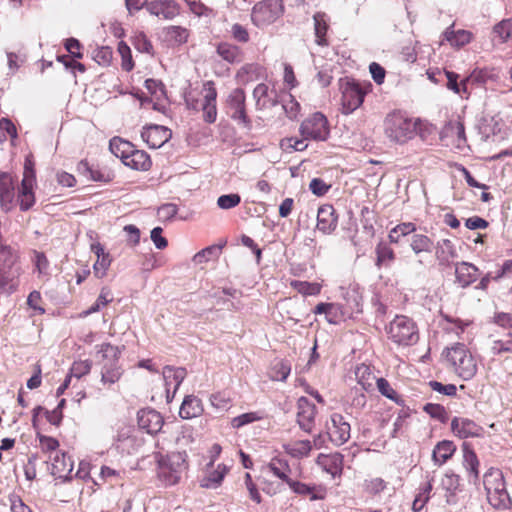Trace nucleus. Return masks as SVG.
Instances as JSON below:
<instances>
[{"label":"nucleus","instance_id":"obj_1","mask_svg":"<svg viewBox=\"0 0 512 512\" xmlns=\"http://www.w3.org/2000/svg\"><path fill=\"white\" fill-rule=\"evenodd\" d=\"M20 273L16 252L0 239V290L4 293L14 292L19 284Z\"/></svg>","mask_w":512,"mask_h":512},{"label":"nucleus","instance_id":"obj_2","mask_svg":"<svg viewBox=\"0 0 512 512\" xmlns=\"http://www.w3.org/2000/svg\"><path fill=\"white\" fill-rule=\"evenodd\" d=\"M418 120H412L401 113H390L384 120V133L395 143H405L413 138L417 131Z\"/></svg>","mask_w":512,"mask_h":512},{"label":"nucleus","instance_id":"obj_3","mask_svg":"<svg viewBox=\"0 0 512 512\" xmlns=\"http://www.w3.org/2000/svg\"><path fill=\"white\" fill-rule=\"evenodd\" d=\"M484 487L487 499L493 507L507 508L510 505L511 500L506 489L504 477L499 469L492 468L485 473Z\"/></svg>","mask_w":512,"mask_h":512},{"label":"nucleus","instance_id":"obj_4","mask_svg":"<svg viewBox=\"0 0 512 512\" xmlns=\"http://www.w3.org/2000/svg\"><path fill=\"white\" fill-rule=\"evenodd\" d=\"M446 359L463 380H470L475 376L476 362L464 344L457 343L451 348H447Z\"/></svg>","mask_w":512,"mask_h":512},{"label":"nucleus","instance_id":"obj_5","mask_svg":"<svg viewBox=\"0 0 512 512\" xmlns=\"http://www.w3.org/2000/svg\"><path fill=\"white\" fill-rule=\"evenodd\" d=\"M386 332L389 339L397 345H414L419 339L415 323L403 315L396 316L386 327Z\"/></svg>","mask_w":512,"mask_h":512},{"label":"nucleus","instance_id":"obj_6","mask_svg":"<svg viewBox=\"0 0 512 512\" xmlns=\"http://www.w3.org/2000/svg\"><path fill=\"white\" fill-rule=\"evenodd\" d=\"M97 348L98 353L101 354L103 360H105L101 369V382L110 385L116 383L122 375V369L118 364L120 355L119 348L110 343H103L97 346Z\"/></svg>","mask_w":512,"mask_h":512},{"label":"nucleus","instance_id":"obj_7","mask_svg":"<svg viewBox=\"0 0 512 512\" xmlns=\"http://www.w3.org/2000/svg\"><path fill=\"white\" fill-rule=\"evenodd\" d=\"M283 13L282 0H263L253 7L251 19L257 27L265 28L277 21Z\"/></svg>","mask_w":512,"mask_h":512},{"label":"nucleus","instance_id":"obj_8","mask_svg":"<svg viewBox=\"0 0 512 512\" xmlns=\"http://www.w3.org/2000/svg\"><path fill=\"white\" fill-rule=\"evenodd\" d=\"M186 468V454L181 452L171 453L164 461L160 462L159 477L166 485L172 486L180 481Z\"/></svg>","mask_w":512,"mask_h":512},{"label":"nucleus","instance_id":"obj_9","mask_svg":"<svg viewBox=\"0 0 512 512\" xmlns=\"http://www.w3.org/2000/svg\"><path fill=\"white\" fill-rule=\"evenodd\" d=\"M246 95L243 89H233L225 103L227 115L244 128L250 129L252 121L246 112Z\"/></svg>","mask_w":512,"mask_h":512},{"label":"nucleus","instance_id":"obj_10","mask_svg":"<svg viewBox=\"0 0 512 512\" xmlns=\"http://www.w3.org/2000/svg\"><path fill=\"white\" fill-rule=\"evenodd\" d=\"M300 134L304 139L325 141L330 133L328 120L320 112L306 118L300 125Z\"/></svg>","mask_w":512,"mask_h":512},{"label":"nucleus","instance_id":"obj_11","mask_svg":"<svg viewBox=\"0 0 512 512\" xmlns=\"http://www.w3.org/2000/svg\"><path fill=\"white\" fill-rule=\"evenodd\" d=\"M326 430L330 441L336 446L343 445L350 439V424L341 414L333 413L330 416L326 422Z\"/></svg>","mask_w":512,"mask_h":512},{"label":"nucleus","instance_id":"obj_12","mask_svg":"<svg viewBox=\"0 0 512 512\" xmlns=\"http://www.w3.org/2000/svg\"><path fill=\"white\" fill-rule=\"evenodd\" d=\"M451 430L460 439L479 438L484 435V428L481 425L465 417H454L451 421Z\"/></svg>","mask_w":512,"mask_h":512},{"label":"nucleus","instance_id":"obj_13","mask_svg":"<svg viewBox=\"0 0 512 512\" xmlns=\"http://www.w3.org/2000/svg\"><path fill=\"white\" fill-rule=\"evenodd\" d=\"M171 137V130L162 125L151 124L145 126L141 132V138L152 149L162 147Z\"/></svg>","mask_w":512,"mask_h":512},{"label":"nucleus","instance_id":"obj_14","mask_svg":"<svg viewBox=\"0 0 512 512\" xmlns=\"http://www.w3.org/2000/svg\"><path fill=\"white\" fill-rule=\"evenodd\" d=\"M440 139L445 145L453 144L457 148H462L466 143L465 128L462 122L451 120L445 124L439 133Z\"/></svg>","mask_w":512,"mask_h":512},{"label":"nucleus","instance_id":"obj_15","mask_svg":"<svg viewBox=\"0 0 512 512\" xmlns=\"http://www.w3.org/2000/svg\"><path fill=\"white\" fill-rule=\"evenodd\" d=\"M365 92L358 84L347 83L342 91V106L345 114L355 111L364 101Z\"/></svg>","mask_w":512,"mask_h":512},{"label":"nucleus","instance_id":"obj_16","mask_svg":"<svg viewBox=\"0 0 512 512\" xmlns=\"http://www.w3.org/2000/svg\"><path fill=\"white\" fill-rule=\"evenodd\" d=\"M297 422L300 428L310 433L314 426L316 407L306 397H300L297 402Z\"/></svg>","mask_w":512,"mask_h":512},{"label":"nucleus","instance_id":"obj_17","mask_svg":"<svg viewBox=\"0 0 512 512\" xmlns=\"http://www.w3.org/2000/svg\"><path fill=\"white\" fill-rule=\"evenodd\" d=\"M35 184V171L27 170L23 176L21 186L19 188L18 193V201L20 203V208L23 211L30 209L34 202V193L33 188Z\"/></svg>","mask_w":512,"mask_h":512},{"label":"nucleus","instance_id":"obj_18","mask_svg":"<svg viewBox=\"0 0 512 512\" xmlns=\"http://www.w3.org/2000/svg\"><path fill=\"white\" fill-rule=\"evenodd\" d=\"M137 419L139 427L149 434L159 432L164 423L161 414L154 409L140 410Z\"/></svg>","mask_w":512,"mask_h":512},{"label":"nucleus","instance_id":"obj_19","mask_svg":"<svg viewBox=\"0 0 512 512\" xmlns=\"http://www.w3.org/2000/svg\"><path fill=\"white\" fill-rule=\"evenodd\" d=\"M147 11L154 16L171 20L179 14V5L173 0H156L147 4Z\"/></svg>","mask_w":512,"mask_h":512},{"label":"nucleus","instance_id":"obj_20","mask_svg":"<svg viewBox=\"0 0 512 512\" xmlns=\"http://www.w3.org/2000/svg\"><path fill=\"white\" fill-rule=\"evenodd\" d=\"M51 474L58 479L67 481L71 479V472L73 470V462L65 453L56 452L54 457L50 458Z\"/></svg>","mask_w":512,"mask_h":512},{"label":"nucleus","instance_id":"obj_21","mask_svg":"<svg viewBox=\"0 0 512 512\" xmlns=\"http://www.w3.org/2000/svg\"><path fill=\"white\" fill-rule=\"evenodd\" d=\"M433 248L435 249V258L440 266H450L452 260L458 256L455 245L449 239L437 241Z\"/></svg>","mask_w":512,"mask_h":512},{"label":"nucleus","instance_id":"obj_22","mask_svg":"<svg viewBox=\"0 0 512 512\" xmlns=\"http://www.w3.org/2000/svg\"><path fill=\"white\" fill-rule=\"evenodd\" d=\"M337 227V216L331 205H323L318 209L317 228L323 233H331Z\"/></svg>","mask_w":512,"mask_h":512},{"label":"nucleus","instance_id":"obj_23","mask_svg":"<svg viewBox=\"0 0 512 512\" xmlns=\"http://www.w3.org/2000/svg\"><path fill=\"white\" fill-rule=\"evenodd\" d=\"M410 248L413 253L419 257L418 263L423 265V254H431L433 251V241L425 234H412L409 238Z\"/></svg>","mask_w":512,"mask_h":512},{"label":"nucleus","instance_id":"obj_24","mask_svg":"<svg viewBox=\"0 0 512 512\" xmlns=\"http://www.w3.org/2000/svg\"><path fill=\"white\" fill-rule=\"evenodd\" d=\"M209 87L205 89V95L201 104L203 111V118L207 123H214L217 118L216 109V89L212 86V83H208Z\"/></svg>","mask_w":512,"mask_h":512},{"label":"nucleus","instance_id":"obj_25","mask_svg":"<svg viewBox=\"0 0 512 512\" xmlns=\"http://www.w3.org/2000/svg\"><path fill=\"white\" fill-rule=\"evenodd\" d=\"M163 379L165 382L167 398L169 399L170 388H173V394L177 391L180 384L186 377V370L182 367L166 366L163 369Z\"/></svg>","mask_w":512,"mask_h":512},{"label":"nucleus","instance_id":"obj_26","mask_svg":"<svg viewBox=\"0 0 512 512\" xmlns=\"http://www.w3.org/2000/svg\"><path fill=\"white\" fill-rule=\"evenodd\" d=\"M455 275L458 285L465 288L476 281L478 269L476 266L467 262L457 263L455 267Z\"/></svg>","mask_w":512,"mask_h":512},{"label":"nucleus","instance_id":"obj_27","mask_svg":"<svg viewBox=\"0 0 512 512\" xmlns=\"http://www.w3.org/2000/svg\"><path fill=\"white\" fill-rule=\"evenodd\" d=\"M14 199V186L12 177L3 173L0 175V203L4 210L11 209V204Z\"/></svg>","mask_w":512,"mask_h":512},{"label":"nucleus","instance_id":"obj_28","mask_svg":"<svg viewBox=\"0 0 512 512\" xmlns=\"http://www.w3.org/2000/svg\"><path fill=\"white\" fill-rule=\"evenodd\" d=\"M216 52L219 57L229 64H238L243 61L242 50L231 43L223 42L218 44Z\"/></svg>","mask_w":512,"mask_h":512},{"label":"nucleus","instance_id":"obj_29","mask_svg":"<svg viewBox=\"0 0 512 512\" xmlns=\"http://www.w3.org/2000/svg\"><path fill=\"white\" fill-rule=\"evenodd\" d=\"M124 165L135 170L146 171L151 167V160L145 151L137 150L133 146L132 152H130L128 157H126Z\"/></svg>","mask_w":512,"mask_h":512},{"label":"nucleus","instance_id":"obj_30","mask_svg":"<svg viewBox=\"0 0 512 512\" xmlns=\"http://www.w3.org/2000/svg\"><path fill=\"white\" fill-rule=\"evenodd\" d=\"M203 412V406L201 400L196 396H186L180 407L179 415L183 419H191L198 417Z\"/></svg>","mask_w":512,"mask_h":512},{"label":"nucleus","instance_id":"obj_31","mask_svg":"<svg viewBox=\"0 0 512 512\" xmlns=\"http://www.w3.org/2000/svg\"><path fill=\"white\" fill-rule=\"evenodd\" d=\"M288 485L294 493L301 496H308L312 501L324 498L323 490L316 485H309L292 479L289 481Z\"/></svg>","mask_w":512,"mask_h":512},{"label":"nucleus","instance_id":"obj_32","mask_svg":"<svg viewBox=\"0 0 512 512\" xmlns=\"http://www.w3.org/2000/svg\"><path fill=\"white\" fill-rule=\"evenodd\" d=\"M284 451L293 458L307 457L312 450V442L309 440L290 441L283 444Z\"/></svg>","mask_w":512,"mask_h":512},{"label":"nucleus","instance_id":"obj_33","mask_svg":"<svg viewBox=\"0 0 512 512\" xmlns=\"http://www.w3.org/2000/svg\"><path fill=\"white\" fill-rule=\"evenodd\" d=\"M455 451L456 446L452 441L443 440L435 446L432 453V460L436 465L441 466L452 457Z\"/></svg>","mask_w":512,"mask_h":512},{"label":"nucleus","instance_id":"obj_34","mask_svg":"<svg viewBox=\"0 0 512 512\" xmlns=\"http://www.w3.org/2000/svg\"><path fill=\"white\" fill-rule=\"evenodd\" d=\"M227 473V468L223 464H219L216 469L207 473L200 481V486L207 489H215L219 487Z\"/></svg>","mask_w":512,"mask_h":512},{"label":"nucleus","instance_id":"obj_35","mask_svg":"<svg viewBox=\"0 0 512 512\" xmlns=\"http://www.w3.org/2000/svg\"><path fill=\"white\" fill-rule=\"evenodd\" d=\"M444 39L453 47H462L471 41L472 34L467 30H453V26L448 27L443 33Z\"/></svg>","mask_w":512,"mask_h":512},{"label":"nucleus","instance_id":"obj_36","mask_svg":"<svg viewBox=\"0 0 512 512\" xmlns=\"http://www.w3.org/2000/svg\"><path fill=\"white\" fill-rule=\"evenodd\" d=\"M132 147L133 144L118 137H114L109 143L110 151L116 157L120 158L123 163L126 161V157H128L129 153L132 152Z\"/></svg>","mask_w":512,"mask_h":512},{"label":"nucleus","instance_id":"obj_37","mask_svg":"<svg viewBox=\"0 0 512 512\" xmlns=\"http://www.w3.org/2000/svg\"><path fill=\"white\" fill-rule=\"evenodd\" d=\"M253 98L259 110L266 109L275 104L273 100L269 99V88L264 83H260L254 88Z\"/></svg>","mask_w":512,"mask_h":512},{"label":"nucleus","instance_id":"obj_38","mask_svg":"<svg viewBox=\"0 0 512 512\" xmlns=\"http://www.w3.org/2000/svg\"><path fill=\"white\" fill-rule=\"evenodd\" d=\"M316 43L320 46L327 45L326 33L328 24L324 13L318 12L313 16Z\"/></svg>","mask_w":512,"mask_h":512},{"label":"nucleus","instance_id":"obj_39","mask_svg":"<svg viewBox=\"0 0 512 512\" xmlns=\"http://www.w3.org/2000/svg\"><path fill=\"white\" fill-rule=\"evenodd\" d=\"M268 469L273 473L274 476L286 482L287 484L291 480V478L288 476L290 467L285 460L273 458L268 464Z\"/></svg>","mask_w":512,"mask_h":512},{"label":"nucleus","instance_id":"obj_40","mask_svg":"<svg viewBox=\"0 0 512 512\" xmlns=\"http://www.w3.org/2000/svg\"><path fill=\"white\" fill-rule=\"evenodd\" d=\"M355 375L362 390L367 391L373 386V380H375V377L372 375L368 366L361 365L357 367Z\"/></svg>","mask_w":512,"mask_h":512},{"label":"nucleus","instance_id":"obj_41","mask_svg":"<svg viewBox=\"0 0 512 512\" xmlns=\"http://www.w3.org/2000/svg\"><path fill=\"white\" fill-rule=\"evenodd\" d=\"M464 466L465 468L474 476L475 479L478 478L479 471V461L476 453L469 449L466 445H464Z\"/></svg>","mask_w":512,"mask_h":512},{"label":"nucleus","instance_id":"obj_42","mask_svg":"<svg viewBox=\"0 0 512 512\" xmlns=\"http://www.w3.org/2000/svg\"><path fill=\"white\" fill-rule=\"evenodd\" d=\"M291 287L303 295H317L321 291V285L319 283H310L306 281L294 280L291 282Z\"/></svg>","mask_w":512,"mask_h":512},{"label":"nucleus","instance_id":"obj_43","mask_svg":"<svg viewBox=\"0 0 512 512\" xmlns=\"http://www.w3.org/2000/svg\"><path fill=\"white\" fill-rule=\"evenodd\" d=\"M188 31L180 26H170L166 30V36L169 41L175 44L185 43L188 39Z\"/></svg>","mask_w":512,"mask_h":512},{"label":"nucleus","instance_id":"obj_44","mask_svg":"<svg viewBox=\"0 0 512 512\" xmlns=\"http://www.w3.org/2000/svg\"><path fill=\"white\" fill-rule=\"evenodd\" d=\"M291 372V366L285 361H278L271 371V378L277 381H285Z\"/></svg>","mask_w":512,"mask_h":512},{"label":"nucleus","instance_id":"obj_45","mask_svg":"<svg viewBox=\"0 0 512 512\" xmlns=\"http://www.w3.org/2000/svg\"><path fill=\"white\" fill-rule=\"evenodd\" d=\"M132 44L136 50L141 53L151 54L153 50L152 43L143 32L136 33L132 39Z\"/></svg>","mask_w":512,"mask_h":512},{"label":"nucleus","instance_id":"obj_46","mask_svg":"<svg viewBox=\"0 0 512 512\" xmlns=\"http://www.w3.org/2000/svg\"><path fill=\"white\" fill-rule=\"evenodd\" d=\"M178 213V206L174 203H165L157 210L158 219L161 222L172 220Z\"/></svg>","mask_w":512,"mask_h":512},{"label":"nucleus","instance_id":"obj_47","mask_svg":"<svg viewBox=\"0 0 512 512\" xmlns=\"http://www.w3.org/2000/svg\"><path fill=\"white\" fill-rule=\"evenodd\" d=\"M424 411L429 414L432 418L445 423L448 419L445 408L440 404L427 403L424 406Z\"/></svg>","mask_w":512,"mask_h":512},{"label":"nucleus","instance_id":"obj_48","mask_svg":"<svg viewBox=\"0 0 512 512\" xmlns=\"http://www.w3.org/2000/svg\"><path fill=\"white\" fill-rule=\"evenodd\" d=\"M494 33L501 42L507 41L512 36V19H505L494 26Z\"/></svg>","mask_w":512,"mask_h":512},{"label":"nucleus","instance_id":"obj_49","mask_svg":"<svg viewBox=\"0 0 512 512\" xmlns=\"http://www.w3.org/2000/svg\"><path fill=\"white\" fill-rule=\"evenodd\" d=\"M376 255L378 266L385 264L386 262H391L395 259L394 251L386 244H379L376 247Z\"/></svg>","mask_w":512,"mask_h":512},{"label":"nucleus","instance_id":"obj_50","mask_svg":"<svg viewBox=\"0 0 512 512\" xmlns=\"http://www.w3.org/2000/svg\"><path fill=\"white\" fill-rule=\"evenodd\" d=\"M118 52L122 58V68L125 71H131L134 68V62L132 60L130 47L125 42H120Z\"/></svg>","mask_w":512,"mask_h":512},{"label":"nucleus","instance_id":"obj_51","mask_svg":"<svg viewBox=\"0 0 512 512\" xmlns=\"http://www.w3.org/2000/svg\"><path fill=\"white\" fill-rule=\"evenodd\" d=\"M306 140L307 139H304V137H302V139H298L295 137L286 138L281 141V147L285 151L289 152L303 151L307 148V144L305 143Z\"/></svg>","mask_w":512,"mask_h":512},{"label":"nucleus","instance_id":"obj_52","mask_svg":"<svg viewBox=\"0 0 512 512\" xmlns=\"http://www.w3.org/2000/svg\"><path fill=\"white\" fill-rule=\"evenodd\" d=\"M282 107L287 117L290 119H295L300 111V104L290 94L285 99H283Z\"/></svg>","mask_w":512,"mask_h":512},{"label":"nucleus","instance_id":"obj_53","mask_svg":"<svg viewBox=\"0 0 512 512\" xmlns=\"http://www.w3.org/2000/svg\"><path fill=\"white\" fill-rule=\"evenodd\" d=\"M240 202H241V197L236 193L221 195L217 199L218 207L223 210H228V209L234 208Z\"/></svg>","mask_w":512,"mask_h":512},{"label":"nucleus","instance_id":"obj_54","mask_svg":"<svg viewBox=\"0 0 512 512\" xmlns=\"http://www.w3.org/2000/svg\"><path fill=\"white\" fill-rule=\"evenodd\" d=\"M92 367V362L90 360H80L73 363L70 372V376H74L76 378H81L84 375H87Z\"/></svg>","mask_w":512,"mask_h":512},{"label":"nucleus","instance_id":"obj_55","mask_svg":"<svg viewBox=\"0 0 512 512\" xmlns=\"http://www.w3.org/2000/svg\"><path fill=\"white\" fill-rule=\"evenodd\" d=\"M111 264V257L109 254L97 258L93 265L94 274L98 278H102L106 275V272Z\"/></svg>","mask_w":512,"mask_h":512},{"label":"nucleus","instance_id":"obj_56","mask_svg":"<svg viewBox=\"0 0 512 512\" xmlns=\"http://www.w3.org/2000/svg\"><path fill=\"white\" fill-rule=\"evenodd\" d=\"M259 419H260V417L254 412L244 413L242 415L234 417L231 421V425L233 428L238 429L244 425L253 423Z\"/></svg>","mask_w":512,"mask_h":512},{"label":"nucleus","instance_id":"obj_57","mask_svg":"<svg viewBox=\"0 0 512 512\" xmlns=\"http://www.w3.org/2000/svg\"><path fill=\"white\" fill-rule=\"evenodd\" d=\"M429 386L433 391H436L447 396H454L457 391V388L454 384L444 385L438 381H430Z\"/></svg>","mask_w":512,"mask_h":512},{"label":"nucleus","instance_id":"obj_58","mask_svg":"<svg viewBox=\"0 0 512 512\" xmlns=\"http://www.w3.org/2000/svg\"><path fill=\"white\" fill-rule=\"evenodd\" d=\"M492 77V73L487 69H475L467 76V80H472V83L485 84Z\"/></svg>","mask_w":512,"mask_h":512},{"label":"nucleus","instance_id":"obj_59","mask_svg":"<svg viewBox=\"0 0 512 512\" xmlns=\"http://www.w3.org/2000/svg\"><path fill=\"white\" fill-rule=\"evenodd\" d=\"M221 247L218 246H210L202 249L200 252L196 253L193 260L197 264H202L208 260L218 251H220Z\"/></svg>","mask_w":512,"mask_h":512},{"label":"nucleus","instance_id":"obj_60","mask_svg":"<svg viewBox=\"0 0 512 512\" xmlns=\"http://www.w3.org/2000/svg\"><path fill=\"white\" fill-rule=\"evenodd\" d=\"M443 489L449 492H454L459 486V477L453 473H446L441 480Z\"/></svg>","mask_w":512,"mask_h":512},{"label":"nucleus","instance_id":"obj_61","mask_svg":"<svg viewBox=\"0 0 512 512\" xmlns=\"http://www.w3.org/2000/svg\"><path fill=\"white\" fill-rule=\"evenodd\" d=\"M309 189L311 192L317 196L325 195L330 189V185L326 184L320 178H313L309 184Z\"/></svg>","mask_w":512,"mask_h":512},{"label":"nucleus","instance_id":"obj_62","mask_svg":"<svg viewBox=\"0 0 512 512\" xmlns=\"http://www.w3.org/2000/svg\"><path fill=\"white\" fill-rule=\"evenodd\" d=\"M376 384L379 392L385 397L394 400L396 398V391L391 387L389 382L384 378L376 379Z\"/></svg>","mask_w":512,"mask_h":512},{"label":"nucleus","instance_id":"obj_63","mask_svg":"<svg viewBox=\"0 0 512 512\" xmlns=\"http://www.w3.org/2000/svg\"><path fill=\"white\" fill-rule=\"evenodd\" d=\"M162 228L161 227H155L151 231L150 238L153 241L155 247L157 249H165L168 245V241L165 237L162 236Z\"/></svg>","mask_w":512,"mask_h":512},{"label":"nucleus","instance_id":"obj_64","mask_svg":"<svg viewBox=\"0 0 512 512\" xmlns=\"http://www.w3.org/2000/svg\"><path fill=\"white\" fill-rule=\"evenodd\" d=\"M491 352L494 355H500L505 352L512 353V340H496L492 343Z\"/></svg>","mask_w":512,"mask_h":512}]
</instances>
